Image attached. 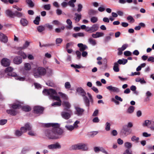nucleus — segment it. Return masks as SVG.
<instances>
[{
	"label": "nucleus",
	"instance_id": "nucleus-1",
	"mask_svg": "<svg viewBox=\"0 0 154 154\" xmlns=\"http://www.w3.org/2000/svg\"><path fill=\"white\" fill-rule=\"evenodd\" d=\"M44 94L49 96V98L58 101L52 103L51 106H60L61 104V101L59 97L56 96L57 92L56 91L52 89H45L43 91Z\"/></svg>",
	"mask_w": 154,
	"mask_h": 154
},
{
	"label": "nucleus",
	"instance_id": "nucleus-2",
	"mask_svg": "<svg viewBox=\"0 0 154 154\" xmlns=\"http://www.w3.org/2000/svg\"><path fill=\"white\" fill-rule=\"evenodd\" d=\"M46 73V69L44 67H39L35 68L33 71V75L35 78H38L45 75Z\"/></svg>",
	"mask_w": 154,
	"mask_h": 154
},
{
	"label": "nucleus",
	"instance_id": "nucleus-3",
	"mask_svg": "<svg viewBox=\"0 0 154 154\" xmlns=\"http://www.w3.org/2000/svg\"><path fill=\"white\" fill-rule=\"evenodd\" d=\"M31 129V126L29 124L27 123L25 125L24 127H22L21 128V131L19 130H16L15 134L18 137H20L23 134V133L26 132L27 130L29 131Z\"/></svg>",
	"mask_w": 154,
	"mask_h": 154
},
{
	"label": "nucleus",
	"instance_id": "nucleus-4",
	"mask_svg": "<svg viewBox=\"0 0 154 154\" xmlns=\"http://www.w3.org/2000/svg\"><path fill=\"white\" fill-rule=\"evenodd\" d=\"M45 134L46 136L49 139H57L59 138L57 135L55 131L54 130V128L52 130H48L46 131Z\"/></svg>",
	"mask_w": 154,
	"mask_h": 154
},
{
	"label": "nucleus",
	"instance_id": "nucleus-5",
	"mask_svg": "<svg viewBox=\"0 0 154 154\" xmlns=\"http://www.w3.org/2000/svg\"><path fill=\"white\" fill-rule=\"evenodd\" d=\"M71 149L73 150L81 149L83 151H86L88 149L87 145L83 143H79L73 145L71 146Z\"/></svg>",
	"mask_w": 154,
	"mask_h": 154
},
{
	"label": "nucleus",
	"instance_id": "nucleus-6",
	"mask_svg": "<svg viewBox=\"0 0 154 154\" xmlns=\"http://www.w3.org/2000/svg\"><path fill=\"white\" fill-rule=\"evenodd\" d=\"M87 94L90 100L86 96L84 97H83V98L85 105L89 107L90 106V102L91 103H93V100L91 95L88 92Z\"/></svg>",
	"mask_w": 154,
	"mask_h": 154
},
{
	"label": "nucleus",
	"instance_id": "nucleus-7",
	"mask_svg": "<svg viewBox=\"0 0 154 154\" xmlns=\"http://www.w3.org/2000/svg\"><path fill=\"white\" fill-rule=\"evenodd\" d=\"M67 111L68 112H62L61 113L62 117L66 120L69 119L71 117V116L73 114L71 110H69Z\"/></svg>",
	"mask_w": 154,
	"mask_h": 154
},
{
	"label": "nucleus",
	"instance_id": "nucleus-8",
	"mask_svg": "<svg viewBox=\"0 0 154 154\" xmlns=\"http://www.w3.org/2000/svg\"><path fill=\"white\" fill-rule=\"evenodd\" d=\"M60 125L59 124V126L56 127L55 126H54V130L55 131V132H56V134L59 137L60 136L62 135H63V130L60 128Z\"/></svg>",
	"mask_w": 154,
	"mask_h": 154
},
{
	"label": "nucleus",
	"instance_id": "nucleus-9",
	"mask_svg": "<svg viewBox=\"0 0 154 154\" xmlns=\"http://www.w3.org/2000/svg\"><path fill=\"white\" fill-rule=\"evenodd\" d=\"M34 112L36 114H42L44 110V108L40 106H37L33 108Z\"/></svg>",
	"mask_w": 154,
	"mask_h": 154
},
{
	"label": "nucleus",
	"instance_id": "nucleus-10",
	"mask_svg": "<svg viewBox=\"0 0 154 154\" xmlns=\"http://www.w3.org/2000/svg\"><path fill=\"white\" fill-rule=\"evenodd\" d=\"M76 91L77 93L82 97L86 96V93L85 90L82 88L79 87L77 88Z\"/></svg>",
	"mask_w": 154,
	"mask_h": 154
},
{
	"label": "nucleus",
	"instance_id": "nucleus-11",
	"mask_svg": "<svg viewBox=\"0 0 154 154\" xmlns=\"http://www.w3.org/2000/svg\"><path fill=\"white\" fill-rule=\"evenodd\" d=\"M107 89L110 92L118 93L120 91L119 88L117 87L112 86V85L108 86L106 87Z\"/></svg>",
	"mask_w": 154,
	"mask_h": 154
},
{
	"label": "nucleus",
	"instance_id": "nucleus-12",
	"mask_svg": "<svg viewBox=\"0 0 154 154\" xmlns=\"http://www.w3.org/2000/svg\"><path fill=\"white\" fill-rule=\"evenodd\" d=\"M1 63L2 65L5 66H7L10 65V60L6 58H3L1 60Z\"/></svg>",
	"mask_w": 154,
	"mask_h": 154
},
{
	"label": "nucleus",
	"instance_id": "nucleus-13",
	"mask_svg": "<svg viewBox=\"0 0 154 154\" xmlns=\"http://www.w3.org/2000/svg\"><path fill=\"white\" fill-rule=\"evenodd\" d=\"M48 148L50 149H60L61 148V146L58 143H56L54 144L49 145L48 146Z\"/></svg>",
	"mask_w": 154,
	"mask_h": 154
},
{
	"label": "nucleus",
	"instance_id": "nucleus-14",
	"mask_svg": "<svg viewBox=\"0 0 154 154\" xmlns=\"http://www.w3.org/2000/svg\"><path fill=\"white\" fill-rule=\"evenodd\" d=\"M0 41L5 43H7L8 41L7 37L2 32H0Z\"/></svg>",
	"mask_w": 154,
	"mask_h": 154
},
{
	"label": "nucleus",
	"instance_id": "nucleus-15",
	"mask_svg": "<svg viewBox=\"0 0 154 154\" xmlns=\"http://www.w3.org/2000/svg\"><path fill=\"white\" fill-rule=\"evenodd\" d=\"M8 75L13 77H15V79L20 81H23L25 79L24 78L17 76L16 73H9Z\"/></svg>",
	"mask_w": 154,
	"mask_h": 154
},
{
	"label": "nucleus",
	"instance_id": "nucleus-16",
	"mask_svg": "<svg viewBox=\"0 0 154 154\" xmlns=\"http://www.w3.org/2000/svg\"><path fill=\"white\" fill-rule=\"evenodd\" d=\"M88 42L90 45L93 46H95L97 44V41L93 37L89 38L88 39Z\"/></svg>",
	"mask_w": 154,
	"mask_h": 154
},
{
	"label": "nucleus",
	"instance_id": "nucleus-17",
	"mask_svg": "<svg viewBox=\"0 0 154 154\" xmlns=\"http://www.w3.org/2000/svg\"><path fill=\"white\" fill-rule=\"evenodd\" d=\"M62 105L64 107V110H69V109L70 107L71 106L70 104L68 102L64 101L62 103Z\"/></svg>",
	"mask_w": 154,
	"mask_h": 154
},
{
	"label": "nucleus",
	"instance_id": "nucleus-18",
	"mask_svg": "<svg viewBox=\"0 0 154 154\" xmlns=\"http://www.w3.org/2000/svg\"><path fill=\"white\" fill-rule=\"evenodd\" d=\"M80 48L79 50L81 51H83L88 48V46L82 43H79L77 45Z\"/></svg>",
	"mask_w": 154,
	"mask_h": 154
},
{
	"label": "nucleus",
	"instance_id": "nucleus-19",
	"mask_svg": "<svg viewBox=\"0 0 154 154\" xmlns=\"http://www.w3.org/2000/svg\"><path fill=\"white\" fill-rule=\"evenodd\" d=\"M56 127L59 126V124L57 123H46V124H43L42 125L43 127H49L51 126L53 128H54V126H55Z\"/></svg>",
	"mask_w": 154,
	"mask_h": 154
},
{
	"label": "nucleus",
	"instance_id": "nucleus-20",
	"mask_svg": "<svg viewBox=\"0 0 154 154\" xmlns=\"http://www.w3.org/2000/svg\"><path fill=\"white\" fill-rule=\"evenodd\" d=\"M14 62L16 64H19L22 62V58L20 57H16L14 59Z\"/></svg>",
	"mask_w": 154,
	"mask_h": 154
},
{
	"label": "nucleus",
	"instance_id": "nucleus-21",
	"mask_svg": "<svg viewBox=\"0 0 154 154\" xmlns=\"http://www.w3.org/2000/svg\"><path fill=\"white\" fill-rule=\"evenodd\" d=\"M75 109H76V114L78 116L82 115L84 111V110L78 107H75Z\"/></svg>",
	"mask_w": 154,
	"mask_h": 154
},
{
	"label": "nucleus",
	"instance_id": "nucleus-22",
	"mask_svg": "<svg viewBox=\"0 0 154 154\" xmlns=\"http://www.w3.org/2000/svg\"><path fill=\"white\" fill-rule=\"evenodd\" d=\"M20 24L23 26H25L28 25V21L25 18H22L20 21Z\"/></svg>",
	"mask_w": 154,
	"mask_h": 154
},
{
	"label": "nucleus",
	"instance_id": "nucleus-23",
	"mask_svg": "<svg viewBox=\"0 0 154 154\" xmlns=\"http://www.w3.org/2000/svg\"><path fill=\"white\" fill-rule=\"evenodd\" d=\"M104 35V33L100 32H97L96 34H93L92 35V36L93 38H97Z\"/></svg>",
	"mask_w": 154,
	"mask_h": 154
},
{
	"label": "nucleus",
	"instance_id": "nucleus-24",
	"mask_svg": "<svg viewBox=\"0 0 154 154\" xmlns=\"http://www.w3.org/2000/svg\"><path fill=\"white\" fill-rule=\"evenodd\" d=\"M6 14L7 15L11 18L14 17L15 12H13L11 10H8L6 11Z\"/></svg>",
	"mask_w": 154,
	"mask_h": 154
},
{
	"label": "nucleus",
	"instance_id": "nucleus-25",
	"mask_svg": "<svg viewBox=\"0 0 154 154\" xmlns=\"http://www.w3.org/2000/svg\"><path fill=\"white\" fill-rule=\"evenodd\" d=\"M6 111L8 114L13 116L16 115L17 113V112L13 109L7 110Z\"/></svg>",
	"mask_w": 154,
	"mask_h": 154
},
{
	"label": "nucleus",
	"instance_id": "nucleus-26",
	"mask_svg": "<svg viewBox=\"0 0 154 154\" xmlns=\"http://www.w3.org/2000/svg\"><path fill=\"white\" fill-rule=\"evenodd\" d=\"M128 62L127 59H119L117 62L118 64L125 65Z\"/></svg>",
	"mask_w": 154,
	"mask_h": 154
},
{
	"label": "nucleus",
	"instance_id": "nucleus-27",
	"mask_svg": "<svg viewBox=\"0 0 154 154\" xmlns=\"http://www.w3.org/2000/svg\"><path fill=\"white\" fill-rule=\"evenodd\" d=\"M75 17L74 18L76 22L79 21L81 18V15L80 14H79L77 13H75Z\"/></svg>",
	"mask_w": 154,
	"mask_h": 154
},
{
	"label": "nucleus",
	"instance_id": "nucleus-28",
	"mask_svg": "<svg viewBox=\"0 0 154 154\" xmlns=\"http://www.w3.org/2000/svg\"><path fill=\"white\" fill-rule=\"evenodd\" d=\"M119 65L118 63L115 62L114 63V65L113 67V69L115 72H118L119 71Z\"/></svg>",
	"mask_w": 154,
	"mask_h": 154
},
{
	"label": "nucleus",
	"instance_id": "nucleus-29",
	"mask_svg": "<svg viewBox=\"0 0 154 154\" xmlns=\"http://www.w3.org/2000/svg\"><path fill=\"white\" fill-rule=\"evenodd\" d=\"M135 109V107L133 106H130L128 109L127 110V112L129 114H131L132 113Z\"/></svg>",
	"mask_w": 154,
	"mask_h": 154
},
{
	"label": "nucleus",
	"instance_id": "nucleus-30",
	"mask_svg": "<svg viewBox=\"0 0 154 154\" xmlns=\"http://www.w3.org/2000/svg\"><path fill=\"white\" fill-rule=\"evenodd\" d=\"M21 106L20 103H14L12 105L11 107L14 109H19L21 108Z\"/></svg>",
	"mask_w": 154,
	"mask_h": 154
},
{
	"label": "nucleus",
	"instance_id": "nucleus-31",
	"mask_svg": "<svg viewBox=\"0 0 154 154\" xmlns=\"http://www.w3.org/2000/svg\"><path fill=\"white\" fill-rule=\"evenodd\" d=\"M91 27V32L97 31L98 29V26L97 24L93 25Z\"/></svg>",
	"mask_w": 154,
	"mask_h": 154
},
{
	"label": "nucleus",
	"instance_id": "nucleus-32",
	"mask_svg": "<svg viewBox=\"0 0 154 154\" xmlns=\"http://www.w3.org/2000/svg\"><path fill=\"white\" fill-rule=\"evenodd\" d=\"M135 81L137 82H140L142 84H145L146 83V82L145 81L144 78H137L136 79Z\"/></svg>",
	"mask_w": 154,
	"mask_h": 154
},
{
	"label": "nucleus",
	"instance_id": "nucleus-33",
	"mask_svg": "<svg viewBox=\"0 0 154 154\" xmlns=\"http://www.w3.org/2000/svg\"><path fill=\"white\" fill-rule=\"evenodd\" d=\"M23 14L18 11H15V12L14 17H21L23 16Z\"/></svg>",
	"mask_w": 154,
	"mask_h": 154
},
{
	"label": "nucleus",
	"instance_id": "nucleus-34",
	"mask_svg": "<svg viewBox=\"0 0 154 154\" xmlns=\"http://www.w3.org/2000/svg\"><path fill=\"white\" fill-rule=\"evenodd\" d=\"M24 69L26 70H30L31 69V66L29 63H25L24 65Z\"/></svg>",
	"mask_w": 154,
	"mask_h": 154
},
{
	"label": "nucleus",
	"instance_id": "nucleus-35",
	"mask_svg": "<svg viewBox=\"0 0 154 154\" xmlns=\"http://www.w3.org/2000/svg\"><path fill=\"white\" fill-rule=\"evenodd\" d=\"M22 110L26 112H29L31 110V108L28 106H24L22 107Z\"/></svg>",
	"mask_w": 154,
	"mask_h": 154
},
{
	"label": "nucleus",
	"instance_id": "nucleus-36",
	"mask_svg": "<svg viewBox=\"0 0 154 154\" xmlns=\"http://www.w3.org/2000/svg\"><path fill=\"white\" fill-rule=\"evenodd\" d=\"M124 146L125 147L128 148L127 149H129L132 147V144L129 142H126L124 143Z\"/></svg>",
	"mask_w": 154,
	"mask_h": 154
},
{
	"label": "nucleus",
	"instance_id": "nucleus-37",
	"mask_svg": "<svg viewBox=\"0 0 154 154\" xmlns=\"http://www.w3.org/2000/svg\"><path fill=\"white\" fill-rule=\"evenodd\" d=\"M76 0H70L68 3L69 5L72 8H74L75 6V5L74 4Z\"/></svg>",
	"mask_w": 154,
	"mask_h": 154
},
{
	"label": "nucleus",
	"instance_id": "nucleus-38",
	"mask_svg": "<svg viewBox=\"0 0 154 154\" xmlns=\"http://www.w3.org/2000/svg\"><path fill=\"white\" fill-rule=\"evenodd\" d=\"M131 140L135 143H138L139 140L138 137H136L135 136H133L131 138Z\"/></svg>",
	"mask_w": 154,
	"mask_h": 154
},
{
	"label": "nucleus",
	"instance_id": "nucleus-39",
	"mask_svg": "<svg viewBox=\"0 0 154 154\" xmlns=\"http://www.w3.org/2000/svg\"><path fill=\"white\" fill-rule=\"evenodd\" d=\"M26 2L29 6L31 7L34 6V4L31 0H26Z\"/></svg>",
	"mask_w": 154,
	"mask_h": 154
},
{
	"label": "nucleus",
	"instance_id": "nucleus-40",
	"mask_svg": "<svg viewBox=\"0 0 154 154\" xmlns=\"http://www.w3.org/2000/svg\"><path fill=\"white\" fill-rule=\"evenodd\" d=\"M58 94L64 100H66L67 99L68 97L65 94L61 92H59Z\"/></svg>",
	"mask_w": 154,
	"mask_h": 154
},
{
	"label": "nucleus",
	"instance_id": "nucleus-41",
	"mask_svg": "<svg viewBox=\"0 0 154 154\" xmlns=\"http://www.w3.org/2000/svg\"><path fill=\"white\" fill-rule=\"evenodd\" d=\"M37 29L38 32H41L45 30V28L42 26H40L37 27Z\"/></svg>",
	"mask_w": 154,
	"mask_h": 154
},
{
	"label": "nucleus",
	"instance_id": "nucleus-42",
	"mask_svg": "<svg viewBox=\"0 0 154 154\" xmlns=\"http://www.w3.org/2000/svg\"><path fill=\"white\" fill-rule=\"evenodd\" d=\"M65 127L67 130L70 131L74 129V127L72 125H67L65 126Z\"/></svg>",
	"mask_w": 154,
	"mask_h": 154
},
{
	"label": "nucleus",
	"instance_id": "nucleus-43",
	"mask_svg": "<svg viewBox=\"0 0 154 154\" xmlns=\"http://www.w3.org/2000/svg\"><path fill=\"white\" fill-rule=\"evenodd\" d=\"M40 20V17L38 16H37L36 17L35 19L34 20V23L37 25L39 24V22Z\"/></svg>",
	"mask_w": 154,
	"mask_h": 154
},
{
	"label": "nucleus",
	"instance_id": "nucleus-44",
	"mask_svg": "<svg viewBox=\"0 0 154 154\" xmlns=\"http://www.w3.org/2000/svg\"><path fill=\"white\" fill-rule=\"evenodd\" d=\"M97 13V11L93 9H90L89 10L88 14L90 15H94Z\"/></svg>",
	"mask_w": 154,
	"mask_h": 154
},
{
	"label": "nucleus",
	"instance_id": "nucleus-45",
	"mask_svg": "<svg viewBox=\"0 0 154 154\" xmlns=\"http://www.w3.org/2000/svg\"><path fill=\"white\" fill-rule=\"evenodd\" d=\"M90 20L92 23H94L97 22L98 20V18L96 17H93L91 18Z\"/></svg>",
	"mask_w": 154,
	"mask_h": 154
},
{
	"label": "nucleus",
	"instance_id": "nucleus-46",
	"mask_svg": "<svg viewBox=\"0 0 154 154\" xmlns=\"http://www.w3.org/2000/svg\"><path fill=\"white\" fill-rule=\"evenodd\" d=\"M13 69V68L11 66L8 67L6 68L5 70V72L6 73L10 72H11Z\"/></svg>",
	"mask_w": 154,
	"mask_h": 154
},
{
	"label": "nucleus",
	"instance_id": "nucleus-47",
	"mask_svg": "<svg viewBox=\"0 0 154 154\" xmlns=\"http://www.w3.org/2000/svg\"><path fill=\"white\" fill-rule=\"evenodd\" d=\"M18 54L22 56L24 59H25L26 58L27 56L22 51H20L18 52Z\"/></svg>",
	"mask_w": 154,
	"mask_h": 154
},
{
	"label": "nucleus",
	"instance_id": "nucleus-48",
	"mask_svg": "<svg viewBox=\"0 0 154 154\" xmlns=\"http://www.w3.org/2000/svg\"><path fill=\"white\" fill-rule=\"evenodd\" d=\"M32 128L29 131V132L28 133V134L29 135L31 136H35L36 135V134L35 133V132L32 131L31 130Z\"/></svg>",
	"mask_w": 154,
	"mask_h": 154
},
{
	"label": "nucleus",
	"instance_id": "nucleus-49",
	"mask_svg": "<svg viewBox=\"0 0 154 154\" xmlns=\"http://www.w3.org/2000/svg\"><path fill=\"white\" fill-rule=\"evenodd\" d=\"M44 9L46 10H49L51 9V5L50 4L45 5L43 6Z\"/></svg>",
	"mask_w": 154,
	"mask_h": 154
},
{
	"label": "nucleus",
	"instance_id": "nucleus-50",
	"mask_svg": "<svg viewBox=\"0 0 154 154\" xmlns=\"http://www.w3.org/2000/svg\"><path fill=\"white\" fill-rule=\"evenodd\" d=\"M45 26L48 28L50 30H51L53 29V26L49 23H47L45 24Z\"/></svg>",
	"mask_w": 154,
	"mask_h": 154
},
{
	"label": "nucleus",
	"instance_id": "nucleus-51",
	"mask_svg": "<svg viewBox=\"0 0 154 154\" xmlns=\"http://www.w3.org/2000/svg\"><path fill=\"white\" fill-rule=\"evenodd\" d=\"M150 124V122L149 121L147 120L145 121L144 123L143 124V126H147Z\"/></svg>",
	"mask_w": 154,
	"mask_h": 154
},
{
	"label": "nucleus",
	"instance_id": "nucleus-52",
	"mask_svg": "<svg viewBox=\"0 0 154 154\" xmlns=\"http://www.w3.org/2000/svg\"><path fill=\"white\" fill-rule=\"evenodd\" d=\"M110 125L109 123L107 122L106 124L105 129L106 131H109L110 129Z\"/></svg>",
	"mask_w": 154,
	"mask_h": 154
},
{
	"label": "nucleus",
	"instance_id": "nucleus-53",
	"mask_svg": "<svg viewBox=\"0 0 154 154\" xmlns=\"http://www.w3.org/2000/svg\"><path fill=\"white\" fill-rule=\"evenodd\" d=\"M29 45V43L28 41H26L25 44L21 48L22 49H24L27 48Z\"/></svg>",
	"mask_w": 154,
	"mask_h": 154
},
{
	"label": "nucleus",
	"instance_id": "nucleus-54",
	"mask_svg": "<svg viewBox=\"0 0 154 154\" xmlns=\"http://www.w3.org/2000/svg\"><path fill=\"white\" fill-rule=\"evenodd\" d=\"M65 88L66 89H69L71 87V85L69 82H66L65 84Z\"/></svg>",
	"mask_w": 154,
	"mask_h": 154
},
{
	"label": "nucleus",
	"instance_id": "nucleus-55",
	"mask_svg": "<svg viewBox=\"0 0 154 154\" xmlns=\"http://www.w3.org/2000/svg\"><path fill=\"white\" fill-rule=\"evenodd\" d=\"M124 54L125 56H129L131 55L132 53L129 51H126L124 52Z\"/></svg>",
	"mask_w": 154,
	"mask_h": 154
},
{
	"label": "nucleus",
	"instance_id": "nucleus-56",
	"mask_svg": "<svg viewBox=\"0 0 154 154\" xmlns=\"http://www.w3.org/2000/svg\"><path fill=\"white\" fill-rule=\"evenodd\" d=\"M66 23L67 24L69 25V28H71L72 27V22L69 19H68L66 20Z\"/></svg>",
	"mask_w": 154,
	"mask_h": 154
},
{
	"label": "nucleus",
	"instance_id": "nucleus-57",
	"mask_svg": "<svg viewBox=\"0 0 154 154\" xmlns=\"http://www.w3.org/2000/svg\"><path fill=\"white\" fill-rule=\"evenodd\" d=\"M78 8L77 9V11L78 12H80L82 10V9L83 8L82 5L81 4H79L78 5Z\"/></svg>",
	"mask_w": 154,
	"mask_h": 154
},
{
	"label": "nucleus",
	"instance_id": "nucleus-58",
	"mask_svg": "<svg viewBox=\"0 0 154 154\" xmlns=\"http://www.w3.org/2000/svg\"><path fill=\"white\" fill-rule=\"evenodd\" d=\"M63 40L62 38H58L56 39V44H60L62 42Z\"/></svg>",
	"mask_w": 154,
	"mask_h": 154
},
{
	"label": "nucleus",
	"instance_id": "nucleus-59",
	"mask_svg": "<svg viewBox=\"0 0 154 154\" xmlns=\"http://www.w3.org/2000/svg\"><path fill=\"white\" fill-rule=\"evenodd\" d=\"M79 122H80L77 120L74 122L73 126L74 127V129L75 128H77L78 127V125L79 123Z\"/></svg>",
	"mask_w": 154,
	"mask_h": 154
},
{
	"label": "nucleus",
	"instance_id": "nucleus-60",
	"mask_svg": "<svg viewBox=\"0 0 154 154\" xmlns=\"http://www.w3.org/2000/svg\"><path fill=\"white\" fill-rule=\"evenodd\" d=\"M7 122V119H2L0 120V125H3L5 124Z\"/></svg>",
	"mask_w": 154,
	"mask_h": 154
},
{
	"label": "nucleus",
	"instance_id": "nucleus-61",
	"mask_svg": "<svg viewBox=\"0 0 154 154\" xmlns=\"http://www.w3.org/2000/svg\"><path fill=\"white\" fill-rule=\"evenodd\" d=\"M128 45L127 44H124L122 46L121 48H120L121 50L123 51L126 49L128 47Z\"/></svg>",
	"mask_w": 154,
	"mask_h": 154
},
{
	"label": "nucleus",
	"instance_id": "nucleus-62",
	"mask_svg": "<svg viewBox=\"0 0 154 154\" xmlns=\"http://www.w3.org/2000/svg\"><path fill=\"white\" fill-rule=\"evenodd\" d=\"M127 20H130V22H133L134 21V19L131 16H128L127 17Z\"/></svg>",
	"mask_w": 154,
	"mask_h": 154
},
{
	"label": "nucleus",
	"instance_id": "nucleus-63",
	"mask_svg": "<svg viewBox=\"0 0 154 154\" xmlns=\"http://www.w3.org/2000/svg\"><path fill=\"white\" fill-rule=\"evenodd\" d=\"M76 54L78 59H80L81 57V53L79 51H76Z\"/></svg>",
	"mask_w": 154,
	"mask_h": 154
},
{
	"label": "nucleus",
	"instance_id": "nucleus-64",
	"mask_svg": "<svg viewBox=\"0 0 154 154\" xmlns=\"http://www.w3.org/2000/svg\"><path fill=\"white\" fill-rule=\"evenodd\" d=\"M146 95L147 98H148L152 96V94L149 91H148L146 93Z\"/></svg>",
	"mask_w": 154,
	"mask_h": 154
}]
</instances>
